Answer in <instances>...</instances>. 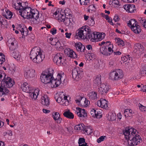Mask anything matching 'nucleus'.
I'll list each match as a JSON object with an SVG mask.
<instances>
[{"label":"nucleus","instance_id":"obj_1","mask_svg":"<svg viewBox=\"0 0 146 146\" xmlns=\"http://www.w3.org/2000/svg\"><path fill=\"white\" fill-rule=\"evenodd\" d=\"M19 15L24 19L29 20L32 24L37 23V20L39 16V13L36 10L32 9L29 7L19 8Z\"/></svg>","mask_w":146,"mask_h":146},{"label":"nucleus","instance_id":"obj_2","mask_svg":"<svg viewBox=\"0 0 146 146\" xmlns=\"http://www.w3.org/2000/svg\"><path fill=\"white\" fill-rule=\"evenodd\" d=\"M136 130L133 128H126L123 131L125 138L131 146L139 144L142 141L140 136L137 133Z\"/></svg>","mask_w":146,"mask_h":146},{"label":"nucleus","instance_id":"obj_3","mask_svg":"<svg viewBox=\"0 0 146 146\" xmlns=\"http://www.w3.org/2000/svg\"><path fill=\"white\" fill-rule=\"evenodd\" d=\"M41 51L39 47H37L33 48L31 50L30 56L34 62L39 63L44 58V56L42 55Z\"/></svg>","mask_w":146,"mask_h":146},{"label":"nucleus","instance_id":"obj_4","mask_svg":"<svg viewBox=\"0 0 146 146\" xmlns=\"http://www.w3.org/2000/svg\"><path fill=\"white\" fill-rule=\"evenodd\" d=\"M53 72H50L49 69L43 72L40 76L41 82L44 84H51L52 80L53 78Z\"/></svg>","mask_w":146,"mask_h":146},{"label":"nucleus","instance_id":"obj_5","mask_svg":"<svg viewBox=\"0 0 146 146\" xmlns=\"http://www.w3.org/2000/svg\"><path fill=\"white\" fill-rule=\"evenodd\" d=\"M123 76L122 71L120 69L111 71L109 74L110 79L113 81L120 80L123 78Z\"/></svg>","mask_w":146,"mask_h":146},{"label":"nucleus","instance_id":"obj_6","mask_svg":"<svg viewBox=\"0 0 146 146\" xmlns=\"http://www.w3.org/2000/svg\"><path fill=\"white\" fill-rule=\"evenodd\" d=\"M109 89L108 86L106 84H102L98 88V92L101 95H105Z\"/></svg>","mask_w":146,"mask_h":146},{"label":"nucleus","instance_id":"obj_7","mask_svg":"<svg viewBox=\"0 0 146 146\" xmlns=\"http://www.w3.org/2000/svg\"><path fill=\"white\" fill-rule=\"evenodd\" d=\"M1 84H4L5 87L7 88L12 87L14 84V82L10 77H7L6 79H4L3 80Z\"/></svg>","mask_w":146,"mask_h":146},{"label":"nucleus","instance_id":"obj_8","mask_svg":"<svg viewBox=\"0 0 146 146\" xmlns=\"http://www.w3.org/2000/svg\"><path fill=\"white\" fill-rule=\"evenodd\" d=\"M62 54L61 53L56 54L53 58L54 62L58 65L63 64V63L62 62Z\"/></svg>","mask_w":146,"mask_h":146},{"label":"nucleus","instance_id":"obj_9","mask_svg":"<svg viewBox=\"0 0 146 146\" xmlns=\"http://www.w3.org/2000/svg\"><path fill=\"white\" fill-rule=\"evenodd\" d=\"M82 72L79 70V68H75L72 70V74L73 78L75 79L78 80L81 77V73Z\"/></svg>","mask_w":146,"mask_h":146},{"label":"nucleus","instance_id":"obj_10","mask_svg":"<svg viewBox=\"0 0 146 146\" xmlns=\"http://www.w3.org/2000/svg\"><path fill=\"white\" fill-rule=\"evenodd\" d=\"M21 88L23 91L27 93H30L33 90L32 88L26 82H25L21 84Z\"/></svg>","mask_w":146,"mask_h":146},{"label":"nucleus","instance_id":"obj_11","mask_svg":"<svg viewBox=\"0 0 146 146\" xmlns=\"http://www.w3.org/2000/svg\"><path fill=\"white\" fill-rule=\"evenodd\" d=\"M108 102L105 99H101L100 100L97 102L96 104L98 106L101 108L107 109L108 108L107 104Z\"/></svg>","mask_w":146,"mask_h":146},{"label":"nucleus","instance_id":"obj_12","mask_svg":"<svg viewBox=\"0 0 146 146\" xmlns=\"http://www.w3.org/2000/svg\"><path fill=\"white\" fill-rule=\"evenodd\" d=\"M35 70L32 69H27L25 72V77L26 78L30 79L34 77Z\"/></svg>","mask_w":146,"mask_h":146},{"label":"nucleus","instance_id":"obj_13","mask_svg":"<svg viewBox=\"0 0 146 146\" xmlns=\"http://www.w3.org/2000/svg\"><path fill=\"white\" fill-rule=\"evenodd\" d=\"M64 53L67 56L72 58H76L77 57L76 53L70 48L66 49L64 50Z\"/></svg>","mask_w":146,"mask_h":146},{"label":"nucleus","instance_id":"obj_14","mask_svg":"<svg viewBox=\"0 0 146 146\" xmlns=\"http://www.w3.org/2000/svg\"><path fill=\"white\" fill-rule=\"evenodd\" d=\"M76 113L80 117H84L87 116V114L85 110L84 109L80 108H76Z\"/></svg>","mask_w":146,"mask_h":146},{"label":"nucleus","instance_id":"obj_15","mask_svg":"<svg viewBox=\"0 0 146 146\" xmlns=\"http://www.w3.org/2000/svg\"><path fill=\"white\" fill-rule=\"evenodd\" d=\"M85 36V38L88 40H90L92 42H96V32L93 33H92L91 32L89 33Z\"/></svg>","mask_w":146,"mask_h":146},{"label":"nucleus","instance_id":"obj_16","mask_svg":"<svg viewBox=\"0 0 146 146\" xmlns=\"http://www.w3.org/2000/svg\"><path fill=\"white\" fill-rule=\"evenodd\" d=\"M4 84H1V86H0V96H2L4 94L7 95L9 92V91L7 89V87L5 86Z\"/></svg>","mask_w":146,"mask_h":146},{"label":"nucleus","instance_id":"obj_17","mask_svg":"<svg viewBox=\"0 0 146 146\" xmlns=\"http://www.w3.org/2000/svg\"><path fill=\"white\" fill-rule=\"evenodd\" d=\"M41 103L44 106H47L49 105V98L46 95L42 96L41 98Z\"/></svg>","mask_w":146,"mask_h":146},{"label":"nucleus","instance_id":"obj_18","mask_svg":"<svg viewBox=\"0 0 146 146\" xmlns=\"http://www.w3.org/2000/svg\"><path fill=\"white\" fill-rule=\"evenodd\" d=\"M53 79L51 83V86L52 88L57 87L62 83L61 81L57 77L55 80H53Z\"/></svg>","mask_w":146,"mask_h":146},{"label":"nucleus","instance_id":"obj_19","mask_svg":"<svg viewBox=\"0 0 146 146\" xmlns=\"http://www.w3.org/2000/svg\"><path fill=\"white\" fill-rule=\"evenodd\" d=\"M75 45L77 51L81 52H83L84 51L85 47L80 42H78L75 43Z\"/></svg>","mask_w":146,"mask_h":146},{"label":"nucleus","instance_id":"obj_20","mask_svg":"<svg viewBox=\"0 0 146 146\" xmlns=\"http://www.w3.org/2000/svg\"><path fill=\"white\" fill-rule=\"evenodd\" d=\"M39 90H35L33 89L32 92H31L29 93V96L33 100H35L38 95Z\"/></svg>","mask_w":146,"mask_h":146},{"label":"nucleus","instance_id":"obj_21","mask_svg":"<svg viewBox=\"0 0 146 146\" xmlns=\"http://www.w3.org/2000/svg\"><path fill=\"white\" fill-rule=\"evenodd\" d=\"M76 36V38H78L79 37L81 39L84 38L85 36L84 34V31L81 29V28L76 31L75 37Z\"/></svg>","mask_w":146,"mask_h":146},{"label":"nucleus","instance_id":"obj_22","mask_svg":"<svg viewBox=\"0 0 146 146\" xmlns=\"http://www.w3.org/2000/svg\"><path fill=\"white\" fill-rule=\"evenodd\" d=\"M101 79V76L100 75H97L94 81V85L95 86H98L100 85L102 83Z\"/></svg>","mask_w":146,"mask_h":146},{"label":"nucleus","instance_id":"obj_23","mask_svg":"<svg viewBox=\"0 0 146 146\" xmlns=\"http://www.w3.org/2000/svg\"><path fill=\"white\" fill-rule=\"evenodd\" d=\"M63 115L65 117L69 119H72L74 117L73 114L69 110L64 112Z\"/></svg>","mask_w":146,"mask_h":146},{"label":"nucleus","instance_id":"obj_24","mask_svg":"<svg viewBox=\"0 0 146 146\" xmlns=\"http://www.w3.org/2000/svg\"><path fill=\"white\" fill-rule=\"evenodd\" d=\"M100 52L101 53L104 55L107 56L110 55V53L108 52L107 48V46H105L101 47L100 49Z\"/></svg>","mask_w":146,"mask_h":146},{"label":"nucleus","instance_id":"obj_25","mask_svg":"<svg viewBox=\"0 0 146 146\" xmlns=\"http://www.w3.org/2000/svg\"><path fill=\"white\" fill-rule=\"evenodd\" d=\"M96 42H98L100 41L102 39H103L105 36V34L103 33V34H100L98 32H96Z\"/></svg>","mask_w":146,"mask_h":146},{"label":"nucleus","instance_id":"obj_26","mask_svg":"<svg viewBox=\"0 0 146 146\" xmlns=\"http://www.w3.org/2000/svg\"><path fill=\"white\" fill-rule=\"evenodd\" d=\"M132 31L135 34H139L141 31L140 27L137 25L131 29Z\"/></svg>","mask_w":146,"mask_h":146},{"label":"nucleus","instance_id":"obj_27","mask_svg":"<svg viewBox=\"0 0 146 146\" xmlns=\"http://www.w3.org/2000/svg\"><path fill=\"white\" fill-rule=\"evenodd\" d=\"M11 55L17 60H20L21 55L19 51H13L11 54Z\"/></svg>","mask_w":146,"mask_h":146},{"label":"nucleus","instance_id":"obj_28","mask_svg":"<svg viewBox=\"0 0 146 146\" xmlns=\"http://www.w3.org/2000/svg\"><path fill=\"white\" fill-rule=\"evenodd\" d=\"M137 22L135 19H131L129 21V23H127V25L129 27H130L131 29L133 27L137 25Z\"/></svg>","mask_w":146,"mask_h":146},{"label":"nucleus","instance_id":"obj_29","mask_svg":"<svg viewBox=\"0 0 146 146\" xmlns=\"http://www.w3.org/2000/svg\"><path fill=\"white\" fill-rule=\"evenodd\" d=\"M97 94L96 92H92L89 93L88 94V96L90 99L95 100L97 98Z\"/></svg>","mask_w":146,"mask_h":146},{"label":"nucleus","instance_id":"obj_30","mask_svg":"<svg viewBox=\"0 0 146 146\" xmlns=\"http://www.w3.org/2000/svg\"><path fill=\"white\" fill-rule=\"evenodd\" d=\"M81 29L84 31V34L85 36L87 35V34L88 33L91 32V30L89 29V27L86 26L83 27L81 28Z\"/></svg>","mask_w":146,"mask_h":146},{"label":"nucleus","instance_id":"obj_31","mask_svg":"<svg viewBox=\"0 0 146 146\" xmlns=\"http://www.w3.org/2000/svg\"><path fill=\"white\" fill-rule=\"evenodd\" d=\"M108 43H110L108 46H107V48H108V53H110V55L113 52V44H111V42L109 41H107L106 44H107Z\"/></svg>","mask_w":146,"mask_h":146},{"label":"nucleus","instance_id":"obj_32","mask_svg":"<svg viewBox=\"0 0 146 146\" xmlns=\"http://www.w3.org/2000/svg\"><path fill=\"white\" fill-rule=\"evenodd\" d=\"M65 24L68 26L70 24V23H71V21H72V19L71 18H68V17H65V18L64 20L62 19L61 20Z\"/></svg>","mask_w":146,"mask_h":146},{"label":"nucleus","instance_id":"obj_33","mask_svg":"<svg viewBox=\"0 0 146 146\" xmlns=\"http://www.w3.org/2000/svg\"><path fill=\"white\" fill-rule=\"evenodd\" d=\"M19 30L21 33L22 35L26 36L27 35L28 31L26 28H21L19 29Z\"/></svg>","mask_w":146,"mask_h":146},{"label":"nucleus","instance_id":"obj_34","mask_svg":"<svg viewBox=\"0 0 146 146\" xmlns=\"http://www.w3.org/2000/svg\"><path fill=\"white\" fill-rule=\"evenodd\" d=\"M65 76L64 74H58L57 76V78L59 79L61 81L62 83L63 84L65 80Z\"/></svg>","mask_w":146,"mask_h":146},{"label":"nucleus","instance_id":"obj_35","mask_svg":"<svg viewBox=\"0 0 146 146\" xmlns=\"http://www.w3.org/2000/svg\"><path fill=\"white\" fill-rule=\"evenodd\" d=\"M84 125L83 124H80L75 126L74 129L76 130H83L84 129Z\"/></svg>","mask_w":146,"mask_h":146},{"label":"nucleus","instance_id":"obj_36","mask_svg":"<svg viewBox=\"0 0 146 146\" xmlns=\"http://www.w3.org/2000/svg\"><path fill=\"white\" fill-rule=\"evenodd\" d=\"M83 131H85L88 135H90L92 132V129L88 126H84V129Z\"/></svg>","mask_w":146,"mask_h":146},{"label":"nucleus","instance_id":"obj_37","mask_svg":"<svg viewBox=\"0 0 146 146\" xmlns=\"http://www.w3.org/2000/svg\"><path fill=\"white\" fill-rule=\"evenodd\" d=\"M79 98L81 100H82L83 102V104H84V105L87 106L88 104V102H89L88 101L86 98H83L80 96H79Z\"/></svg>","mask_w":146,"mask_h":146},{"label":"nucleus","instance_id":"obj_38","mask_svg":"<svg viewBox=\"0 0 146 146\" xmlns=\"http://www.w3.org/2000/svg\"><path fill=\"white\" fill-rule=\"evenodd\" d=\"M138 49H137V51L138 52L143 53L144 50V48L143 46L141 45L140 44H138Z\"/></svg>","mask_w":146,"mask_h":146},{"label":"nucleus","instance_id":"obj_39","mask_svg":"<svg viewBox=\"0 0 146 146\" xmlns=\"http://www.w3.org/2000/svg\"><path fill=\"white\" fill-rule=\"evenodd\" d=\"M52 43H51V44L54 45H55L57 49L59 50V48H60L61 43L58 40L57 42H56L55 40L54 43H53V41L52 42Z\"/></svg>","mask_w":146,"mask_h":146},{"label":"nucleus","instance_id":"obj_40","mask_svg":"<svg viewBox=\"0 0 146 146\" xmlns=\"http://www.w3.org/2000/svg\"><path fill=\"white\" fill-rule=\"evenodd\" d=\"M89 59L90 60H93L96 58L95 55L92 53H89L88 54Z\"/></svg>","mask_w":146,"mask_h":146},{"label":"nucleus","instance_id":"obj_41","mask_svg":"<svg viewBox=\"0 0 146 146\" xmlns=\"http://www.w3.org/2000/svg\"><path fill=\"white\" fill-rule=\"evenodd\" d=\"M93 17H91L88 21V24L90 26H93L95 24V22Z\"/></svg>","mask_w":146,"mask_h":146},{"label":"nucleus","instance_id":"obj_42","mask_svg":"<svg viewBox=\"0 0 146 146\" xmlns=\"http://www.w3.org/2000/svg\"><path fill=\"white\" fill-rule=\"evenodd\" d=\"M113 5L115 7H121V5L119 3V1L117 0H113Z\"/></svg>","mask_w":146,"mask_h":146},{"label":"nucleus","instance_id":"obj_43","mask_svg":"<svg viewBox=\"0 0 146 146\" xmlns=\"http://www.w3.org/2000/svg\"><path fill=\"white\" fill-rule=\"evenodd\" d=\"M135 11H136L135 5H130L128 12L132 13L134 12Z\"/></svg>","mask_w":146,"mask_h":146},{"label":"nucleus","instance_id":"obj_44","mask_svg":"<svg viewBox=\"0 0 146 146\" xmlns=\"http://www.w3.org/2000/svg\"><path fill=\"white\" fill-rule=\"evenodd\" d=\"M63 96L62 95L60 94L59 96V97H58L56 99V101L58 103H62V102H64L63 100Z\"/></svg>","mask_w":146,"mask_h":146},{"label":"nucleus","instance_id":"obj_45","mask_svg":"<svg viewBox=\"0 0 146 146\" xmlns=\"http://www.w3.org/2000/svg\"><path fill=\"white\" fill-rule=\"evenodd\" d=\"M117 43L118 45H121L122 46H123L125 44H124V42L123 41L121 40L120 38H118L117 39Z\"/></svg>","mask_w":146,"mask_h":146},{"label":"nucleus","instance_id":"obj_46","mask_svg":"<svg viewBox=\"0 0 146 146\" xmlns=\"http://www.w3.org/2000/svg\"><path fill=\"white\" fill-rule=\"evenodd\" d=\"M53 117L54 119L56 121L57 119L60 117V115L58 113L56 112L55 113L54 115H53Z\"/></svg>","mask_w":146,"mask_h":146},{"label":"nucleus","instance_id":"obj_47","mask_svg":"<svg viewBox=\"0 0 146 146\" xmlns=\"http://www.w3.org/2000/svg\"><path fill=\"white\" fill-rule=\"evenodd\" d=\"M96 10V8L94 5H91L89 6L88 7V11L90 12V11H95Z\"/></svg>","mask_w":146,"mask_h":146},{"label":"nucleus","instance_id":"obj_48","mask_svg":"<svg viewBox=\"0 0 146 146\" xmlns=\"http://www.w3.org/2000/svg\"><path fill=\"white\" fill-rule=\"evenodd\" d=\"M124 59V60H125V62H129V61L132 60V58L129 55L125 56Z\"/></svg>","mask_w":146,"mask_h":146},{"label":"nucleus","instance_id":"obj_49","mask_svg":"<svg viewBox=\"0 0 146 146\" xmlns=\"http://www.w3.org/2000/svg\"><path fill=\"white\" fill-rule=\"evenodd\" d=\"M6 12L7 13V15H8V17H6V18L8 19V18L9 19H11L13 15V13L8 10H7V11H6Z\"/></svg>","mask_w":146,"mask_h":146},{"label":"nucleus","instance_id":"obj_50","mask_svg":"<svg viewBox=\"0 0 146 146\" xmlns=\"http://www.w3.org/2000/svg\"><path fill=\"white\" fill-rule=\"evenodd\" d=\"M65 16H64L63 14H60L58 15V20L61 22H63V21H62L61 20H62V19L63 20H64L65 18Z\"/></svg>","mask_w":146,"mask_h":146},{"label":"nucleus","instance_id":"obj_51","mask_svg":"<svg viewBox=\"0 0 146 146\" xmlns=\"http://www.w3.org/2000/svg\"><path fill=\"white\" fill-rule=\"evenodd\" d=\"M3 26V27L4 28H7L8 26H9L8 23L7 22L6 20L5 19L4 20V21L3 22V23L2 26Z\"/></svg>","mask_w":146,"mask_h":146},{"label":"nucleus","instance_id":"obj_52","mask_svg":"<svg viewBox=\"0 0 146 146\" xmlns=\"http://www.w3.org/2000/svg\"><path fill=\"white\" fill-rule=\"evenodd\" d=\"M85 139L84 138H80L78 140V143L79 145H80L82 143H86L85 142Z\"/></svg>","mask_w":146,"mask_h":146},{"label":"nucleus","instance_id":"obj_53","mask_svg":"<svg viewBox=\"0 0 146 146\" xmlns=\"http://www.w3.org/2000/svg\"><path fill=\"white\" fill-rule=\"evenodd\" d=\"M105 137V136H101L100 137H99L98 139L97 140V142L98 143H99L101 142L104 141V137Z\"/></svg>","mask_w":146,"mask_h":146},{"label":"nucleus","instance_id":"obj_54","mask_svg":"<svg viewBox=\"0 0 146 146\" xmlns=\"http://www.w3.org/2000/svg\"><path fill=\"white\" fill-rule=\"evenodd\" d=\"M132 111L130 109H126L124 112V114L125 116H126V112H128L129 114V116L132 113Z\"/></svg>","mask_w":146,"mask_h":146},{"label":"nucleus","instance_id":"obj_55","mask_svg":"<svg viewBox=\"0 0 146 146\" xmlns=\"http://www.w3.org/2000/svg\"><path fill=\"white\" fill-rule=\"evenodd\" d=\"M5 19L4 17L0 16V25L2 27H3V26H2V25L3 22L4 21V20Z\"/></svg>","mask_w":146,"mask_h":146},{"label":"nucleus","instance_id":"obj_56","mask_svg":"<svg viewBox=\"0 0 146 146\" xmlns=\"http://www.w3.org/2000/svg\"><path fill=\"white\" fill-rule=\"evenodd\" d=\"M78 99L76 100V103L78 105H79L80 104H83V102L82 100H81L80 98H79V96L78 97Z\"/></svg>","mask_w":146,"mask_h":146},{"label":"nucleus","instance_id":"obj_57","mask_svg":"<svg viewBox=\"0 0 146 146\" xmlns=\"http://www.w3.org/2000/svg\"><path fill=\"white\" fill-rule=\"evenodd\" d=\"M66 128L67 130L68 133H71L72 132V130L73 129L71 126L66 127Z\"/></svg>","mask_w":146,"mask_h":146},{"label":"nucleus","instance_id":"obj_58","mask_svg":"<svg viewBox=\"0 0 146 146\" xmlns=\"http://www.w3.org/2000/svg\"><path fill=\"white\" fill-rule=\"evenodd\" d=\"M120 20V18L117 15H115L113 19V20L115 22L118 21Z\"/></svg>","mask_w":146,"mask_h":146},{"label":"nucleus","instance_id":"obj_59","mask_svg":"<svg viewBox=\"0 0 146 146\" xmlns=\"http://www.w3.org/2000/svg\"><path fill=\"white\" fill-rule=\"evenodd\" d=\"M17 47V44L16 43H15V45L13 46H10V49L12 50H15Z\"/></svg>","mask_w":146,"mask_h":146},{"label":"nucleus","instance_id":"obj_60","mask_svg":"<svg viewBox=\"0 0 146 146\" xmlns=\"http://www.w3.org/2000/svg\"><path fill=\"white\" fill-rule=\"evenodd\" d=\"M130 5H125L123 6V7L127 11H128L129 9V6Z\"/></svg>","mask_w":146,"mask_h":146},{"label":"nucleus","instance_id":"obj_61","mask_svg":"<svg viewBox=\"0 0 146 146\" xmlns=\"http://www.w3.org/2000/svg\"><path fill=\"white\" fill-rule=\"evenodd\" d=\"M141 74L142 76L146 75V69L145 68V69H143L141 72Z\"/></svg>","mask_w":146,"mask_h":146},{"label":"nucleus","instance_id":"obj_62","mask_svg":"<svg viewBox=\"0 0 146 146\" xmlns=\"http://www.w3.org/2000/svg\"><path fill=\"white\" fill-rule=\"evenodd\" d=\"M139 108L140 110H141V111H145V107L144 106H143V105H142L141 104H139Z\"/></svg>","mask_w":146,"mask_h":146},{"label":"nucleus","instance_id":"obj_63","mask_svg":"<svg viewBox=\"0 0 146 146\" xmlns=\"http://www.w3.org/2000/svg\"><path fill=\"white\" fill-rule=\"evenodd\" d=\"M50 32L51 33L52 35H54L56 33V30L54 28L53 29H52L50 31Z\"/></svg>","mask_w":146,"mask_h":146},{"label":"nucleus","instance_id":"obj_64","mask_svg":"<svg viewBox=\"0 0 146 146\" xmlns=\"http://www.w3.org/2000/svg\"><path fill=\"white\" fill-rule=\"evenodd\" d=\"M110 120L111 121H113L115 119V116L113 114H112L110 115Z\"/></svg>","mask_w":146,"mask_h":146}]
</instances>
